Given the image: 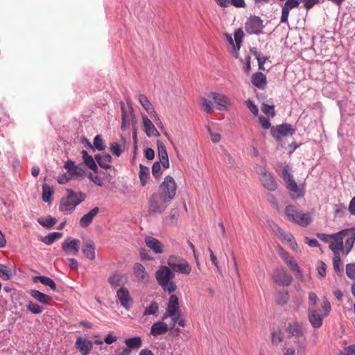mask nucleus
<instances>
[{"label":"nucleus","mask_w":355,"mask_h":355,"mask_svg":"<svg viewBox=\"0 0 355 355\" xmlns=\"http://www.w3.org/2000/svg\"><path fill=\"white\" fill-rule=\"evenodd\" d=\"M67 196L62 198L59 209L64 214H71L76 207L85 199V194L81 191L75 192L71 189H66Z\"/></svg>","instance_id":"1"},{"label":"nucleus","mask_w":355,"mask_h":355,"mask_svg":"<svg viewBox=\"0 0 355 355\" xmlns=\"http://www.w3.org/2000/svg\"><path fill=\"white\" fill-rule=\"evenodd\" d=\"M175 277L174 272L166 266H162L155 272V279L157 284L166 292L173 293L177 289V285L173 280Z\"/></svg>","instance_id":"2"},{"label":"nucleus","mask_w":355,"mask_h":355,"mask_svg":"<svg viewBox=\"0 0 355 355\" xmlns=\"http://www.w3.org/2000/svg\"><path fill=\"white\" fill-rule=\"evenodd\" d=\"M285 214L288 220L302 227L308 226L311 221V216L309 213H304L293 205H288L286 207Z\"/></svg>","instance_id":"3"},{"label":"nucleus","mask_w":355,"mask_h":355,"mask_svg":"<svg viewBox=\"0 0 355 355\" xmlns=\"http://www.w3.org/2000/svg\"><path fill=\"white\" fill-rule=\"evenodd\" d=\"M171 201L166 199L162 194L155 192L152 194L148 201V211L150 214H162Z\"/></svg>","instance_id":"4"},{"label":"nucleus","mask_w":355,"mask_h":355,"mask_svg":"<svg viewBox=\"0 0 355 355\" xmlns=\"http://www.w3.org/2000/svg\"><path fill=\"white\" fill-rule=\"evenodd\" d=\"M178 185L173 177L167 175L159 187V194L171 201L176 195Z\"/></svg>","instance_id":"5"},{"label":"nucleus","mask_w":355,"mask_h":355,"mask_svg":"<svg viewBox=\"0 0 355 355\" xmlns=\"http://www.w3.org/2000/svg\"><path fill=\"white\" fill-rule=\"evenodd\" d=\"M277 252L280 255L281 258L289 267L291 270L295 272V277L297 278L302 277V272L297 263L293 257L291 256L288 252H286L282 246L278 245L277 248Z\"/></svg>","instance_id":"6"},{"label":"nucleus","mask_w":355,"mask_h":355,"mask_svg":"<svg viewBox=\"0 0 355 355\" xmlns=\"http://www.w3.org/2000/svg\"><path fill=\"white\" fill-rule=\"evenodd\" d=\"M291 170L289 166H285L282 171V178L286 182L287 188L291 191L297 193V197L303 196L304 192L298 187L297 183L293 179V175L291 173Z\"/></svg>","instance_id":"7"},{"label":"nucleus","mask_w":355,"mask_h":355,"mask_svg":"<svg viewBox=\"0 0 355 355\" xmlns=\"http://www.w3.org/2000/svg\"><path fill=\"white\" fill-rule=\"evenodd\" d=\"M263 28V20L258 16L251 15L245 24V30L250 35H259Z\"/></svg>","instance_id":"8"},{"label":"nucleus","mask_w":355,"mask_h":355,"mask_svg":"<svg viewBox=\"0 0 355 355\" xmlns=\"http://www.w3.org/2000/svg\"><path fill=\"white\" fill-rule=\"evenodd\" d=\"M272 279L275 283L279 286H288L291 284L293 277L285 270L281 268L274 271Z\"/></svg>","instance_id":"9"},{"label":"nucleus","mask_w":355,"mask_h":355,"mask_svg":"<svg viewBox=\"0 0 355 355\" xmlns=\"http://www.w3.org/2000/svg\"><path fill=\"white\" fill-rule=\"evenodd\" d=\"M270 132L272 137L277 140H279L281 136L293 135L295 132V130L292 128V125L287 123H284L275 127H272Z\"/></svg>","instance_id":"10"},{"label":"nucleus","mask_w":355,"mask_h":355,"mask_svg":"<svg viewBox=\"0 0 355 355\" xmlns=\"http://www.w3.org/2000/svg\"><path fill=\"white\" fill-rule=\"evenodd\" d=\"M343 239L346 238L344 245V254L347 255L352 250L355 241V227L341 230Z\"/></svg>","instance_id":"11"},{"label":"nucleus","mask_w":355,"mask_h":355,"mask_svg":"<svg viewBox=\"0 0 355 355\" xmlns=\"http://www.w3.org/2000/svg\"><path fill=\"white\" fill-rule=\"evenodd\" d=\"M306 346L300 342H295L293 345L286 344L282 349L283 355H304Z\"/></svg>","instance_id":"12"},{"label":"nucleus","mask_w":355,"mask_h":355,"mask_svg":"<svg viewBox=\"0 0 355 355\" xmlns=\"http://www.w3.org/2000/svg\"><path fill=\"white\" fill-rule=\"evenodd\" d=\"M343 235L341 231L333 234L332 239L329 243V248L334 254H340L342 252L344 254Z\"/></svg>","instance_id":"13"},{"label":"nucleus","mask_w":355,"mask_h":355,"mask_svg":"<svg viewBox=\"0 0 355 355\" xmlns=\"http://www.w3.org/2000/svg\"><path fill=\"white\" fill-rule=\"evenodd\" d=\"M116 298L119 300L121 305L125 309L129 310L132 301L130 291L125 286L119 288L116 291Z\"/></svg>","instance_id":"14"},{"label":"nucleus","mask_w":355,"mask_h":355,"mask_svg":"<svg viewBox=\"0 0 355 355\" xmlns=\"http://www.w3.org/2000/svg\"><path fill=\"white\" fill-rule=\"evenodd\" d=\"M177 313L178 316H180L178 297L176 295L173 294L169 297L166 311L163 316V320H165L168 316H175Z\"/></svg>","instance_id":"15"},{"label":"nucleus","mask_w":355,"mask_h":355,"mask_svg":"<svg viewBox=\"0 0 355 355\" xmlns=\"http://www.w3.org/2000/svg\"><path fill=\"white\" fill-rule=\"evenodd\" d=\"M64 167L69 173L71 179L83 178L85 176L84 169L80 166L76 165L75 162L71 160L67 161Z\"/></svg>","instance_id":"16"},{"label":"nucleus","mask_w":355,"mask_h":355,"mask_svg":"<svg viewBox=\"0 0 355 355\" xmlns=\"http://www.w3.org/2000/svg\"><path fill=\"white\" fill-rule=\"evenodd\" d=\"M107 282L113 288H121L128 283V278L125 275L115 272L109 276Z\"/></svg>","instance_id":"17"},{"label":"nucleus","mask_w":355,"mask_h":355,"mask_svg":"<svg viewBox=\"0 0 355 355\" xmlns=\"http://www.w3.org/2000/svg\"><path fill=\"white\" fill-rule=\"evenodd\" d=\"M95 250H96V246H95L94 241L92 239H90L89 238L83 239L82 252L87 259H88L91 261H92L95 259V257H96Z\"/></svg>","instance_id":"18"},{"label":"nucleus","mask_w":355,"mask_h":355,"mask_svg":"<svg viewBox=\"0 0 355 355\" xmlns=\"http://www.w3.org/2000/svg\"><path fill=\"white\" fill-rule=\"evenodd\" d=\"M134 275L139 283L147 284L149 281V275L146 270L145 267L139 263H136L133 266Z\"/></svg>","instance_id":"19"},{"label":"nucleus","mask_w":355,"mask_h":355,"mask_svg":"<svg viewBox=\"0 0 355 355\" xmlns=\"http://www.w3.org/2000/svg\"><path fill=\"white\" fill-rule=\"evenodd\" d=\"M260 180L262 185L268 190L273 191L277 189V183L272 176L265 169H262L260 173Z\"/></svg>","instance_id":"20"},{"label":"nucleus","mask_w":355,"mask_h":355,"mask_svg":"<svg viewBox=\"0 0 355 355\" xmlns=\"http://www.w3.org/2000/svg\"><path fill=\"white\" fill-rule=\"evenodd\" d=\"M142 123L143 130L148 137H159V132L146 115L142 116Z\"/></svg>","instance_id":"21"},{"label":"nucleus","mask_w":355,"mask_h":355,"mask_svg":"<svg viewBox=\"0 0 355 355\" xmlns=\"http://www.w3.org/2000/svg\"><path fill=\"white\" fill-rule=\"evenodd\" d=\"M286 331L289 337L300 338L304 336L302 324L296 321L289 322Z\"/></svg>","instance_id":"22"},{"label":"nucleus","mask_w":355,"mask_h":355,"mask_svg":"<svg viewBox=\"0 0 355 355\" xmlns=\"http://www.w3.org/2000/svg\"><path fill=\"white\" fill-rule=\"evenodd\" d=\"M79 240L72 239L64 241L62 244V248L67 254L76 255L79 251Z\"/></svg>","instance_id":"23"},{"label":"nucleus","mask_w":355,"mask_h":355,"mask_svg":"<svg viewBox=\"0 0 355 355\" xmlns=\"http://www.w3.org/2000/svg\"><path fill=\"white\" fill-rule=\"evenodd\" d=\"M158 157L162 166L165 168L169 167V160L168 153L164 143L159 140L157 141Z\"/></svg>","instance_id":"24"},{"label":"nucleus","mask_w":355,"mask_h":355,"mask_svg":"<svg viewBox=\"0 0 355 355\" xmlns=\"http://www.w3.org/2000/svg\"><path fill=\"white\" fill-rule=\"evenodd\" d=\"M308 318L310 323L314 328H319L322 324L323 316L320 315L315 309H308Z\"/></svg>","instance_id":"25"},{"label":"nucleus","mask_w":355,"mask_h":355,"mask_svg":"<svg viewBox=\"0 0 355 355\" xmlns=\"http://www.w3.org/2000/svg\"><path fill=\"white\" fill-rule=\"evenodd\" d=\"M75 345L82 355H88L93 347L92 341L82 338H78Z\"/></svg>","instance_id":"26"},{"label":"nucleus","mask_w":355,"mask_h":355,"mask_svg":"<svg viewBox=\"0 0 355 355\" xmlns=\"http://www.w3.org/2000/svg\"><path fill=\"white\" fill-rule=\"evenodd\" d=\"M99 211V208L96 207L90 210L88 213L83 215L79 221L80 226L84 228L89 226L92 224L94 217L98 214Z\"/></svg>","instance_id":"27"},{"label":"nucleus","mask_w":355,"mask_h":355,"mask_svg":"<svg viewBox=\"0 0 355 355\" xmlns=\"http://www.w3.org/2000/svg\"><path fill=\"white\" fill-rule=\"evenodd\" d=\"M145 243L155 254H162L164 252L163 245L158 239L152 236H147L145 239Z\"/></svg>","instance_id":"28"},{"label":"nucleus","mask_w":355,"mask_h":355,"mask_svg":"<svg viewBox=\"0 0 355 355\" xmlns=\"http://www.w3.org/2000/svg\"><path fill=\"white\" fill-rule=\"evenodd\" d=\"M277 232L281 236L282 239L286 241L289 246L291 247V250L297 252L299 248L298 245L293 237V236L291 233H286L285 232L282 228L278 227L277 228Z\"/></svg>","instance_id":"29"},{"label":"nucleus","mask_w":355,"mask_h":355,"mask_svg":"<svg viewBox=\"0 0 355 355\" xmlns=\"http://www.w3.org/2000/svg\"><path fill=\"white\" fill-rule=\"evenodd\" d=\"M210 96L212 97L215 103L217 105V109L219 110H225L227 108L228 99L227 98L220 94L211 92Z\"/></svg>","instance_id":"30"},{"label":"nucleus","mask_w":355,"mask_h":355,"mask_svg":"<svg viewBox=\"0 0 355 355\" xmlns=\"http://www.w3.org/2000/svg\"><path fill=\"white\" fill-rule=\"evenodd\" d=\"M168 330V325L164 322H157L150 328V334L155 337L166 334Z\"/></svg>","instance_id":"31"},{"label":"nucleus","mask_w":355,"mask_h":355,"mask_svg":"<svg viewBox=\"0 0 355 355\" xmlns=\"http://www.w3.org/2000/svg\"><path fill=\"white\" fill-rule=\"evenodd\" d=\"M252 83L259 89H264L266 86V76L261 72H257L252 76Z\"/></svg>","instance_id":"32"},{"label":"nucleus","mask_w":355,"mask_h":355,"mask_svg":"<svg viewBox=\"0 0 355 355\" xmlns=\"http://www.w3.org/2000/svg\"><path fill=\"white\" fill-rule=\"evenodd\" d=\"M172 270L181 274L189 275L191 272V266L187 260L183 259Z\"/></svg>","instance_id":"33"},{"label":"nucleus","mask_w":355,"mask_h":355,"mask_svg":"<svg viewBox=\"0 0 355 355\" xmlns=\"http://www.w3.org/2000/svg\"><path fill=\"white\" fill-rule=\"evenodd\" d=\"M95 159L98 165L105 169L111 168L110 163L112 162V156L109 154L96 155Z\"/></svg>","instance_id":"34"},{"label":"nucleus","mask_w":355,"mask_h":355,"mask_svg":"<svg viewBox=\"0 0 355 355\" xmlns=\"http://www.w3.org/2000/svg\"><path fill=\"white\" fill-rule=\"evenodd\" d=\"M30 294L36 300L44 304H49V301L51 300V296L41 293L37 290H31Z\"/></svg>","instance_id":"35"},{"label":"nucleus","mask_w":355,"mask_h":355,"mask_svg":"<svg viewBox=\"0 0 355 355\" xmlns=\"http://www.w3.org/2000/svg\"><path fill=\"white\" fill-rule=\"evenodd\" d=\"M82 154L85 164L88 166L89 169L96 173L98 171V166L92 156L88 155L87 152L85 150L82 151Z\"/></svg>","instance_id":"36"},{"label":"nucleus","mask_w":355,"mask_h":355,"mask_svg":"<svg viewBox=\"0 0 355 355\" xmlns=\"http://www.w3.org/2000/svg\"><path fill=\"white\" fill-rule=\"evenodd\" d=\"M124 343L130 350L139 349L142 345L141 339L139 336L127 338L124 340Z\"/></svg>","instance_id":"37"},{"label":"nucleus","mask_w":355,"mask_h":355,"mask_svg":"<svg viewBox=\"0 0 355 355\" xmlns=\"http://www.w3.org/2000/svg\"><path fill=\"white\" fill-rule=\"evenodd\" d=\"M33 281L35 282H37L39 281L41 284H42L44 286H49L51 289L53 291L56 290V284L55 282L51 279L50 277H48L46 276H36L34 277Z\"/></svg>","instance_id":"38"},{"label":"nucleus","mask_w":355,"mask_h":355,"mask_svg":"<svg viewBox=\"0 0 355 355\" xmlns=\"http://www.w3.org/2000/svg\"><path fill=\"white\" fill-rule=\"evenodd\" d=\"M138 100L142 107L146 110V111L148 114L155 113V110L153 107L152 103L149 101L148 98L144 94H139L138 96Z\"/></svg>","instance_id":"39"},{"label":"nucleus","mask_w":355,"mask_h":355,"mask_svg":"<svg viewBox=\"0 0 355 355\" xmlns=\"http://www.w3.org/2000/svg\"><path fill=\"white\" fill-rule=\"evenodd\" d=\"M178 209L176 208L171 209L169 214L166 217L165 220L168 225H173L178 222Z\"/></svg>","instance_id":"40"},{"label":"nucleus","mask_w":355,"mask_h":355,"mask_svg":"<svg viewBox=\"0 0 355 355\" xmlns=\"http://www.w3.org/2000/svg\"><path fill=\"white\" fill-rule=\"evenodd\" d=\"M149 175V168L147 166L140 164L139 166V180L143 187L146 186Z\"/></svg>","instance_id":"41"},{"label":"nucleus","mask_w":355,"mask_h":355,"mask_svg":"<svg viewBox=\"0 0 355 355\" xmlns=\"http://www.w3.org/2000/svg\"><path fill=\"white\" fill-rule=\"evenodd\" d=\"M158 310H159L158 303L155 301H153V302H151L150 304L148 306L145 308V309L143 312V315L144 316L150 315H157V313H158Z\"/></svg>","instance_id":"42"},{"label":"nucleus","mask_w":355,"mask_h":355,"mask_svg":"<svg viewBox=\"0 0 355 355\" xmlns=\"http://www.w3.org/2000/svg\"><path fill=\"white\" fill-rule=\"evenodd\" d=\"M38 223L43 227L51 228L57 223V220L56 218L49 216L45 218H39Z\"/></svg>","instance_id":"43"},{"label":"nucleus","mask_w":355,"mask_h":355,"mask_svg":"<svg viewBox=\"0 0 355 355\" xmlns=\"http://www.w3.org/2000/svg\"><path fill=\"white\" fill-rule=\"evenodd\" d=\"M121 111H122V123H121V129L123 130H125L126 128V126L130 123V118L133 119L134 115L132 114V112H130V116H128L126 114V112L125 110L124 105H121Z\"/></svg>","instance_id":"44"},{"label":"nucleus","mask_w":355,"mask_h":355,"mask_svg":"<svg viewBox=\"0 0 355 355\" xmlns=\"http://www.w3.org/2000/svg\"><path fill=\"white\" fill-rule=\"evenodd\" d=\"M290 298V295L287 291H280L278 293L277 297V303L281 306L287 304Z\"/></svg>","instance_id":"45"},{"label":"nucleus","mask_w":355,"mask_h":355,"mask_svg":"<svg viewBox=\"0 0 355 355\" xmlns=\"http://www.w3.org/2000/svg\"><path fill=\"white\" fill-rule=\"evenodd\" d=\"M243 36L244 33L241 28H237L234 31V37L237 50L241 48Z\"/></svg>","instance_id":"46"},{"label":"nucleus","mask_w":355,"mask_h":355,"mask_svg":"<svg viewBox=\"0 0 355 355\" xmlns=\"http://www.w3.org/2000/svg\"><path fill=\"white\" fill-rule=\"evenodd\" d=\"M261 110L266 115H268V116L274 117L275 115V106L273 105L262 103Z\"/></svg>","instance_id":"47"},{"label":"nucleus","mask_w":355,"mask_h":355,"mask_svg":"<svg viewBox=\"0 0 355 355\" xmlns=\"http://www.w3.org/2000/svg\"><path fill=\"white\" fill-rule=\"evenodd\" d=\"M62 237V233L60 232H53L48 234L45 238L42 240L47 245L52 244L55 240Z\"/></svg>","instance_id":"48"},{"label":"nucleus","mask_w":355,"mask_h":355,"mask_svg":"<svg viewBox=\"0 0 355 355\" xmlns=\"http://www.w3.org/2000/svg\"><path fill=\"white\" fill-rule=\"evenodd\" d=\"M182 259L183 258L176 255H170L167 260V264L168 265L169 268L172 270Z\"/></svg>","instance_id":"49"},{"label":"nucleus","mask_w":355,"mask_h":355,"mask_svg":"<svg viewBox=\"0 0 355 355\" xmlns=\"http://www.w3.org/2000/svg\"><path fill=\"white\" fill-rule=\"evenodd\" d=\"M27 309L32 313H34V314L41 313L44 309L42 306L38 305L37 304L33 302L32 301H30L28 302V304L27 305Z\"/></svg>","instance_id":"50"},{"label":"nucleus","mask_w":355,"mask_h":355,"mask_svg":"<svg viewBox=\"0 0 355 355\" xmlns=\"http://www.w3.org/2000/svg\"><path fill=\"white\" fill-rule=\"evenodd\" d=\"M284 335L281 331H277L272 333V343L274 345H278L283 341Z\"/></svg>","instance_id":"51"},{"label":"nucleus","mask_w":355,"mask_h":355,"mask_svg":"<svg viewBox=\"0 0 355 355\" xmlns=\"http://www.w3.org/2000/svg\"><path fill=\"white\" fill-rule=\"evenodd\" d=\"M53 191L51 188L47 185H44L42 187V199L44 202H49L51 201V197Z\"/></svg>","instance_id":"52"},{"label":"nucleus","mask_w":355,"mask_h":355,"mask_svg":"<svg viewBox=\"0 0 355 355\" xmlns=\"http://www.w3.org/2000/svg\"><path fill=\"white\" fill-rule=\"evenodd\" d=\"M0 277L3 280H8L10 278V270L6 265L0 264Z\"/></svg>","instance_id":"53"},{"label":"nucleus","mask_w":355,"mask_h":355,"mask_svg":"<svg viewBox=\"0 0 355 355\" xmlns=\"http://www.w3.org/2000/svg\"><path fill=\"white\" fill-rule=\"evenodd\" d=\"M200 104H201L202 109L205 112H206L207 113H210L213 111L211 102L208 101L205 98H201Z\"/></svg>","instance_id":"54"},{"label":"nucleus","mask_w":355,"mask_h":355,"mask_svg":"<svg viewBox=\"0 0 355 355\" xmlns=\"http://www.w3.org/2000/svg\"><path fill=\"white\" fill-rule=\"evenodd\" d=\"M346 275L351 279H355V263L346 265Z\"/></svg>","instance_id":"55"},{"label":"nucleus","mask_w":355,"mask_h":355,"mask_svg":"<svg viewBox=\"0 0 355 355\" xmlns=\"http://www.w3.org/2000/svg\"><path fill=\"white\" fill-rule=\"evenodd\" d=\"M322 309L323 311L322 316L327 317L331 310L330 302L327 298L324 299L322 303Z\"/></svg>","instance_id":"56"},{"label":"nucleus","mask_w":355,"mask_h":355,"mask_svg":"<svg viewBox=\"0 0 355 355\" xmlns=\"http://www.w3.org/2000/svg\"><path fill=\"white\" fill-rule=\"evenodd\" d=\"M94 146L98 150H103L105 149V146L104 145L103 140L101 135H96L94 137Z\"/></svg>","instance_id":"57"},{"label":"nucleus","mask_w":355,"mask_h":355,"mask_svg":"<svg viewBox=\"0 0 355 355\" xmlns=\"http://www.w3.org/2000/svg\"><path fill=\"white\" fill-rule=\"evenodd\" d=\"M318 300V297L317 295L313 292H310L309 293V308L315 309Z\"/></svg>","instance_id":"58"},{"label":"nucleus","mask_w":355,"mask_h":355,"mask_svg":"<svg viewBox=\"0 0 355 355\" xmlns=\"http://www.w3.org/2000/svg\"><path fill=\"white\" fill-rule=\"evenodd\" d=\"M340 261H341V259H340V254H334L333 266H334V270H335V272L336 273H338L340 272Z\"/></svg>","instance_id":"59"},{"label":"nucleus","mask_w":355,"mask_h":355,"mask_svg":"<svg viewBox=\"0 0 355 355\" xmlns=\"http://www.w3.org/2000/svg\"><path fill=\"white\" fill-rule=\"evenodd\" d=\"M161 167H160V162H155L152 167V173L153 175L156 178L158 179L161 176L162 173L160 172Z\"/></svg>","instance_id":"60"},{"label":"nucleus","mask_w":355,"mask_h":355,"mask_svg":"<svg viewBox=\"0 0 355 355\" xmlns=\"http://www.w3.org/2000/svg\"><path fill=\"white\" fill-rule=\"evenodd\" d=\"M110 150L116 156L119 157L121 154V149L118 143L114 142L110 144Z\"/></svg>","instance_id":"61"},{"label":"nucleus","mask_w":355,"mask_h":355,"mask_svg":"<svg viewBox=\"0 0 355 355\" xmlns=\"http://www.w3.org/2000/svg\"><path fill=\"white\" fill-rule=\"evenodd\" d=\"M246 105H247L248 108L249 109V110L254 116H257L258 115V112H259L258 107L252 101L248 100L246 101Z\"/></svg>","instance_id":"62"},{"label":"nucleus","mask_w":355,"mask_h":355,"mask_svg":"<svg viewBox=\"0 0 355 355\" xmlns=\"http://www.w3.org/2000/svg\"><path fill=\"white\" fill-rule=\"evenodd\" d=\"M289 11H290V10L288 8H286L285 6H284L282 7V16H281V22L282 23H287L288 22Z\"/></svg>","instance_id":"63"},{"label":"nucleus","mask_w":355,"mask_h":355,"mask_svg":"<svg viewBox=\"0 0 355 355\" xmlns=\"http://www.w3.org/2000/svg\"><path fill=\"white\" fill-rule=\"evenodd\" d=\"M340 355H355V345L345 348L340 352Z\"/></svg>","instance_id":"64"}]
</instances>
